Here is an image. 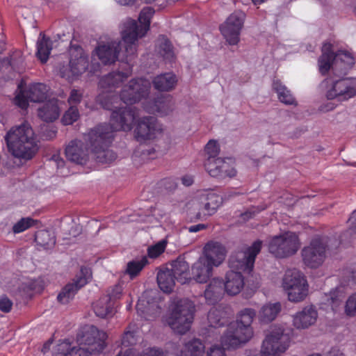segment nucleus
I'll return each instance as SVG.
<instances>
[{"instance_id":"nucleus-15","label":"nucleus","mask_w":356,"mask_h":356,"mask_svg":"<svg viewBox=\"0 0 356 356\" xmlns=\"http://www.w3.org/2000/svg\"><path fill=\"white\" fill-rule=\"evenodd\" d=\"M150 88L151 83L147 79H131L122 88L120 101L127 104L137 103L149 95Z\"/></svg>"},{"instance_id":"nucleus-26","label":"nucleus","mask_w":356,"mask_h":356,"mask_svg":"<svg viewBox=\"0 0 356 356\" xmlns=\"http://www.w3.org/2000/svg\"><path fill=\"white\" fill-rule=\"evenodd\" d=\"M213 267L204 258L200 257L191 267V275L198 283H206L212 276Z\"/></svg>"},{"instance_id":"nucleus-17","label":"nucleus","mask_w":356,"mask_h":356,"mask_svg":"<svg viewBox=\"0 0 356 356\" xmlns=\"http://www.w3.org/2000/svg\"><path fill=\"white\" fill-rule=\"evenodd\" d=\"M245 14L240 10L231 14L220 26L221 33L230 45H235L239 42V35L242 29Z\"/></svg>"},{"instance_id":"nucleus-39","label":"nucleus","mask_w":356,"mask_h":356,"mask_svg":"<svg viewBox=\"0 0 356 356\" xmlns=\"http://www.w3.org/2000/svg\"><path fill=\"white\" fill-rule=\"evenodd\" d=\"M95 314L101 318H105L113 312V304L107 296L101 298L93 306Z\"/></svg>"},{"instance_id":"nucleus-13","label":"nucleus","mask_w":356,"mask_h":356,"mask_svg":"<svg viewBox=\"0 0 356 356\" xmlns=\"http://www.w3.org/2000/svg\"><path fill=\"white\" fill-rule=\"evenodd\" d=\"M252 328L246 327L235 322L229 324L221 337V344L226 348H236L246 343L253 337Z\"/></svg>"},{"instance_id":"nucleus-33","label":"nucleus","mask_w":356,"mask_h":356,"mask_svg":"<svg viewBox=\"0 0 356 356\" xmlns=\"http://www.w3.org/2000/svg\"><path fill=\"white\" fill-rule=\"evenodd\" d=\"M175 277L172 274L169 268L160 270L157 274V282L160 289L165 292L172 291L175 284Z\"/></svg>"},{"instance_id":"nucleus-24","label":"nucleus","mask_w":356,"mask_h":356,"mask_svg":"<svg viewBox=\"0 0 356 356\" xmlns=\"http://www.w3.org/2000/svg\"><path fill=\"white\" fill-rule=\"evenodd\" d=\"M244 284V277L241 272L231 270L226 273L223 280V288L228 295L238 294L243 289Z\"/></svg>"},{"instance_id":"nucleus-3","label":"nucleus","mask_w":356,"mask_h":356,"mask_svg":"<svg viewBox=\"0 0 356 356\" xmlns=\"http://www.w3.org/2000/svg\"><path fill=\"white\" fill-rule=\"evenodd\" d=\"M131 74V70H127L125 72H112L102 76L99 82L101 93L98 95L97 101L105 109L121 113L122 111H131L134 114V120L138 117V111L135 108L119 107V97L113 92L115 88L120 87L124 81ZM112 115H111V117Z\"/></svg>"},{"instance_id":"nucleus-2","label":"nucleus","mask_w":356,"mask_h":356,"mask_svg":"<svg viewBox=\"0 0 356 356\" xmlns=\"http://www.w3.org/2000/svg\"><path fill=\"white\" fill-rule=\"evenodd\" d=\"M8 152L15 158L29 161L39 150L33 129L28 122L12 127L4 136Z\"/></svg>"},{"instance_id":"nucleus-25","label":"nucleus","mask_w":356,"mask_h":356,"mask_svg":"<svg viewBox=\"0 0 356 356\" xmlns=\"http://www.w3.org/2000/svg\"><path fill=\"white\" fill-rule=\"evenodd\" d=\"M175 103L170 95L158 97L149 106H145V109L150 113H156L159 116H166L175 109Z\"/></svg>"},{"instance_id":"nucleus-18","label":"nucleus","mask_w":356,"mask_h":356,"mask_svg":"<svg viewBox=\"0 0 356 356\" xmlns=\"http://www.w3.org/2000/svg\"><path fill=\"white\" fill-rule=\"evenodd\" d=\"M49 88L44 83H36L31 84L28 90L20 92L15 98V104L22 108L28 106L29 101L40 102L47 98Z\"/></svg>"},{"instance_id":"nucleus-51","label":"nucleus","mask_w":356,"mask_h":356,"mask_svg":"<svg viewBox=\"0 0 356 356\" xmlns=\"http://www.w3.org/2000/svg\"><path fill=\"white\" fill-rule=\"evenodd\" d=\"M136 343L135 332L134 331H126L122 338V344L124 346H129Z\"/></svg>"},{"instance_id":"nucleus-4","label":"nucleus","mask_w":356,"mask_h":356,"mask_svg":"<svg viewBox=\"0 0 356 356\" xmlns=\"http://www.w3.org/2000/svg\"><path fill=\"white\" fill-rule=\"evenodd\" d=\"M154 13L151 7L144 8L138 17L139 24L134 19H127L122 24L121 34L128 56H132L136 52V42L144 36L149 29L150 20Z\"/></svg>"},{"instance_id":"nucleus-28","label":"nucleus","mask_w":356,"mask_h":356,"mask_svg":"<svg viewBox=\"0 0 356 356\" xmlns=\"http://www.w3.org/2000/svg\"><path fill=\"white\" fill-rule=\"evenodd\" d=\"M38 116L45 122H53L56 120L60 115V108L58 104V100L51 99L45 102L38 110Z\"/></svg>"},{"instance_id":"nucleus-29","label":"nucleus","mask_w":356,"mask_h":356,"mask_svg":"<svg viewBox=\"0 0 356 356\" xmlns=\"http://www.w3.org/2000/svg\"><path fill=\"white\" fill-rule=\"evenodd\" d=\"M169 270L175 277L176 280L181 284L186 283L190 279L188 264L183 259H177L170 264Z\"/></svg>"},{"instance_id":"nucleus-36","label":"nucleus","mask_w":356,"mask_h":356,"mask_svg":"<svg viewBox=\"0 0 356 356\" xmlns=\"http://www.w3.org/2000/svg\"><path fill=\"white\" fill-rule=\"evenodd\" d=\"M273 88L277 94L279 100L287 105H296V99L291 91L280 80H274Z\"/></svg>"},{"instance_id":"nucleus-61","label":"nucleus","mask_w":356,"mask_h":356,"mask_svg":"<svg viewBox=\"0 0 356 356\" xmlns=\"http://www.w3.org/2000/svg\"><path fill=\"white\" fill-rule=\"evenodd\" d=\"M181 182L184 185L189 186L193 184V179L191 176L186 175L181 178Z\"/></svg>"},{"instance_id":"nucleus-60","label":"nucleus","mask_w":356,"mask_h":356,"mask_svg":"<svg viewBox=\"0 0 356 356\" xmlns=\"http://www.w3.org/2000/svg\"><path fill=\"white\" fill-rule=\"evenodd\" d=\"M15 57L14 56H10V58H7L3 60V65H9L13 68L15 67Z\"/></svg>"},{"instance_id":"nucleus-63","label":"nucleus","mask_w":356,"mask_h":356,"mask_svg":"<svg viewBox=\"0 0 356 356\" xmlns=\"http://www.w3.org/2000/svg\"><path fill=\"white\" fill-rule=\"evenodd\" d=\"M52 343H53V339H49L46 343H44V344L43 345V347L42 348V352L44 354L49 350L50 346L52 344Z\"/></svg>"},{"instance_id":"nucleus-16","label":"nucleus","mask_w":356,"mask_h":356,"mask_svg":"<svg viewBox=\"0 0 356 356\" xmlns=\"http://www.w3.org/2000/svg\"><path fill=\"white\" fill-rule=\"evenodd\" d=\"M262 246L261 241H254L251 246L244 250L237 252L229 259V266L238 270L250 273L252 271L255 258L260 252Z\"/></svg>"},{"instance_id":"nucleus-9","label":"nucleus","mask_w":356,"mask_h":356,"mask_svg":"<svg viewBox=\"0 0 356 356\" xmlns=\"http://www.w3.org/2000/svg\"><path fill=\"white\" fill-rule=\"evenodd\" d=\"M282 286L291 302H301L306 298L309 293L307 280L303 274L296 268L286 270L282 278Z\"/></svg>"},{"instance_id":"nucleus-45","label":"nucleus","mask_w":356,"mask_h":356,"mask_svg":"<svg viewBox=\"0 0 356 356\" xmlns=\"http://www.w3.org/2000/svg\"><path fill=\"white\" fill-rule=\"evenodd\" d=\"M79 118V113L75 106H71L70 108L65 113L62 121L65 125L73 124Z\"/></svg>"},{"instance_id":"nucleus-57","label":"nucleus","mask_w":356,"mask_h":356,"mask_svg":"<svg viewBox=\"0 0 356 356\" xmlns=\"http://www.w3.org/2000/svg\"><path fill=\"white\" fill-rule=\"evenodd\" d=\"M337 105L334 102H327L323 103L319 107L318 111L323 113H327L333 111Z\"/></svg>"},{"instance_id":"nucleus-47","label":"nucleus","mask_w":356,"mask_h":356,"mask_svg":"<svg viewBox=\"0 0 356 356\" xmlns=\"http://www.w3.org/2000/svg\"><path fill=\"white\" fill-rule=\"evenodd\" d=\"M205 152L207 155V159H217L220 152V147L216 140H209L205 146Z\"/></svg>"},{"instance_id":"nucleus-62","label":"nucleus","mask_w":356,"mask_h":356,"mask_svg":"<svg viewBox=\"0 0 356 356\" xmlns=\"http://www.w3.org/2000/svg\"><path fill=\"white\" fill-rule=\"evenodd\" d=\"M327 356H345V355L337 348H332L328 353Z\"/></svg>"},{"instance_id":"nucleus-49","label":"nucleus","mask_w":356,"mask_h":356,"mask_svg":"<svg viewBox=\"0 0 356 356\" xmlns=\"http://www.w3.org/2000/svg\"><path fill=\"white\" fill-rule=\"evenodd\" d=\"M345 312L349 316H356V293L348 298L346 302Z\"/></svg>"},{"instance_id":"nucleus-5","label":"nucleus","mask_w":356,"mask_h":356,"mask_svg":"<svg viewBox=\"0 0 356 356\" xmlns=\"http://www.w3.org/2000/svg\"><path fill=\"white\" fill-rule=\"evenodd\" d=\"M355 60L350 53L346 51H339L335 54L332 50V44L325 42L322 47V55L318 59L319 71L325 74L330 68L336 76L346 74L352 67Z\"/></svg>"},{"instance_id":"nucleus-52","label":"nucleus","mask_w":356,"mask_h":356,"mask_svg":"<svg viewBox=\"0 0 356 356\" xmlns=\"http://www.w3.org/2000/svg\"><path fill=\"white\" fill-rule=\"evenodd\" d=\"M13 302L6 296L0 297V310L9 312L12 308Z\"/></svg>"},{"instance_id":"nucleus-10","label":"nucleus","mask_w":356,"mask_h":356,"mask_svg":"<svg viewBox=\"0 0 356 356\" xmlns=\"http://www.w3.org/2000/svg\"><path fill=\"white\" fill-rule=\"evenodd\" d=\"M290 337L280 326L270 327L262 342L261 356H274L284 353L290 346Z\"/></svg>"},{"instance_id":"nucleus-55","label":"nucleus","mask_w":356,"mask_h":356,"mask_svg":"<svg viewBox=\"0 0 356 356\" xmlns=\"http://www.w3.org/2000/svg\"><path fill=\"white\" fill-rule=\"evenodd\" d=\"M349 231L351 235H356V210L354 211L348 219Z\"/></svg>"},{"instance_id":"nucleus-21","label":"nucleus","mask_w":356,"mask_h":356,"mask_svg":"<svg viewBox=\"0 0 356 356\" xmlns=\"http://www.w3.org/2000/svg\"><path fill=\"white\" fill-rule=\"evenodd\" d=\"M222 197L214 193H208L201 196L197 218L213 215L222 203Z\"/></svg>"},{"instance_id":"nucleus-30","label":"nucleus","mask_w":356,"mask_h":356,"mask_svg":"<svg viewBox=\"0 0 356 356\" xmlns=\"http://www.w3.org/2000/svg\"><path fill=\"white\" fill-rule=\"evenodd\" d=\"M282 310L280 302H268L264 304L259 311L258 318L264 323L274 321Z\"/></svg>"},{"instance_id":"nucleus-32","label":"nucleus","mask_w":356,"mask_h":356,"mask_svg":"<svg viewBox=\"0 0 356 356\" xmlns=\"http://www.w3.org/2000/svg\"><path fill=\"white\" fill-rule=\"evenodd\" d=\"M177 81L174 74L165 73L156 76L153 80V85L159 91H170L175 88Z\"/></svg>"},{"instance_id":"nucleus-12","label":"nucleus","mask_w":356,"mask_h":356,"mask_svg":"<svg viewBox=\"0 0 356 356\" xmlns=\"http://www.w3.org/2000/svg\"><path fill=\"white\" fill-rule=\"evenodd\" d=\"M124 41L119 42H112L107 44L99 45L95 49L92 56H97L99 60L104 65L114 63L120 56V60L123 62L129 63L134 58L136 53L132 56H128V53L125 51Z\"/></svg>"},{"instance_id":"nucleus-22","label":"nucleus","mask_w":356,"mask_h":356,"mask_svg":"<svg viewBox=\"0 0 356 356\" xmlns=\"http://www.w3.org/2000/svg\"><path fill=\"white\" fill-rule=\"evenodd\" d=\"M226 255L225 247L220 243L209 241L204 247L203 254L200 257L214 267H218L224 261Z\"/></svg>"},{"instance_id":"nucleus-48","label":"nucleus","mask_w":356,"mask_h":356,"mask_svg":"<svg viewBox=\"0 0 356 356\" xmlns=\"http://www.w3.org/2000/svg\"><path fill=\"white\" fill-rule=\"evenodd\" d=\"M34 223V220L31 218H23L15 223L13 227V231L15 234L21 233L31 227Z\"/></svg>"},{"instance_id":"nucleus-38","label":"nucleus","mask_w":356,"mask_h":356,"mask_svg":"<svg viewBox=\"0 0 356 356\" xmlns=\"http://www.w3.org/2000/svg\"><path fill=\"white\" fill-rule=\"evenodd\" d=\"M208 321L211 327H222L227 323V314L220 308H212L208 313Z\"/></svg>"},{"instance_id":"nucleus-6","label":"nucleus","mask_w":356,"mask_h":356,"mask_svg":"<svg viewBox=\"0 0 356 356\" xmlns=\"http://www.w3.org/2000/svg\"><path fill=\"white\" fill-rule=\"evenodd\" d=\"M340 243L339 240L327 236L314 238L302 250L304 263L310 268L318 267L324 261L326 252L337 250Z\"/></svg>"},{"instance_id":"nucleus-37","label":"nucleus","mask_w":356,"mask_h":356,"mask_svg":"<svg viewBox=\"0 0 356 356\" xmlns=\"http://www.w3.org/2000/svg\"><path fill=\"white\" fill-rule=\"evenodd\" d=\"M204 346L197 339H193L185 343L184 350L181 351L184 356H204Z\"/></svg>"},{"instance_id":"nucleus-58","label":"nucleus","mask_w":356,"mask_h":356,"mask_svg":"<svg viewBox=\"0 0 356 356\" xmlns=\"http://www.w3.org/2000/svg\"><path fill=\"white\" fill-rule=\"evenodd\" d=\"M207 227V225L205 224H197L191 225L186 229L191 233L198 232L201 230L205 229Z\"/></svg>"},{"instance_id":"nucleus-64","label":"nucleus","mask_w":356,"mask_h":356,"mask_svg":"<svg viewBox=\"0 0 356 356\" xmlns=\"http://www.w3.org/2000/svg\"><path fill=\"white\" fill-rule=\"evenodd\" d=\"M136 309L138 313L140 314V315L144 314L145 311L143 309V305L140 301L137 303Z\"/></svg>"},{"instance_id":"nucleus-8","label":"nucleus","mask_w":356,"mask_h":356,"mask_svg":"<svg viewBox=\"0 0 356 356\" xmlns=\"http://www.w3.org/2000/svg\"><path fill=\"white\" fill-rule=\"evenodd\" d=\"M325 97L328 100L347 102L356 96V78L340 77L325 79Z\"/></svg>"},{"instance_id":"nucleus-43","label":"nucleus","mask_w":356,"mask_h":356,"mask_svg":"<svg viewBox=\"0 0 356 356\" xmlns=\"http://www.w3.org/2000/svg\"><path fill=\"white\" fill-rule=\"evenodd\" d=\"M223 160L222 158L207 159L204 163L205 169L211 177H217L218 175H220V169Z\"/></svg>"},{"instance_id":"nucleus-53","label":"nucleus","mask_w":356,"mask_h":356,"mask_svg":"<svg viewBox=\"0 0 356 356\" xmlns=\"http://www.w3.org/2000/svg\"><path fill=\"white\" fill-rule=\"evenodd\" d=\"M225 347L221 348L218 346H213L207 352V356H226L225 353Z\"/></svg>"},{"instance_id":"nucleus-7","label":"nucleus","mask_w":356,"mask_h":356,"mask_svg":"<svg viewBox=\"0 0 356 356\" xmlns=\"http://www.w3.org/2000/svg\"><path fill=\"white\" fill-rule=\"evenodd\" d=\"M194 304L188 299L177 301L167 319L170 328L175 332L184 334L191 327L193 320Z\"/></svg>"},{"instance_id":"nucleus-35","label":"nucleus","mask_w":356,"mask_h":356,"mask_svg":"<svg viewBox=\"0 0 356 356\" xmlns=\"http://www.w3.org/2000/svg\"><path fill=\"white\" fill-rule=\"evenodd\" d=\"M57 350L60 356H90L91 352L84 348H71L70 343L67 341H63L58 344Z\"/></svg>"},{"instance_id":"nucleus-50","label":"nucleus","mask_w":356,"mask_h":356,"mask_svg":"<svg viewBox=\"0 0 356 356\" xmlns=\"http://www.w3.org/2000/svg\"><path fill=\"white\" fill-rule=\"evenodd\" d=\"M83 92L81 90L72 89L70 92L67 102L71 106L79 104L83 98Z\"/></svg>"},{"instance_id":"nucleus-31","label":"nucleus","mask_w":356,"mask_h":356,"mask_svg":"<svg viewBox=\"0 0 356 356\" xmlns=\"http://www.w3.org/2000/svg\"><path fill=\"white\" fill-rule=\"evenodd\" d=\"M156 51L168 62H172L175 59L174 48L170 40L164 35H160L156 40Z\"/></svg>"},{"instance_id":"nucleus-56","label":"nucleus","mask_w":356,"mask_h":356,"mask_svg":"<svg viewBox=\"0 0 356 356\" xmlns=\"http://www.w3.org/2000/svg\"><path fill=\"white\" fill-rule=\"evenodd\" d=\"M258 212L259 211L257 210V208L252 207L247 210L246 211H245L244 213H241V218L243 220V221H247L249 219L253 218Z\"/></svg>"},{"instance_id":"nucleus-42","label":"nucleus","mask_w":356,"mask_h":356,"mask_svg":"<svg viewBox=\"0 0 356 356\" xmlns=\"http://www.w3.org/2000/svg\"><path fill=\"white\" fill-rule=\"evenodd\" d=\"M35 240L36 243L45 249H49L55 245V238L51 236V234L48 231H40L36 235Z\"/></svg>"},{"instance_id":"nucleus-46","label":"nucleus","mask_w":356,"mask_h":356,"mask_svg":"<svg viewBox=\"0 0 356 356\" xmlns=\"http://www.w3.org/2000/svg\"><path fill=\"white\" fill-rule=\"evenodd\" d=\"M167 241L161 240L156 243L155 245L148 248L147 253L150 258H156L163 253L165 249Z\"/></svg>"},{"instance_id":"nucleus-1","label":"nucleus","mask_w":356,"mask_h":356,"mask_svg":"<svg viewBox=\"0 0 356 356\" xmlns=\"http://www.w3.org/2000/svg\"><path fill=\"white\" fill-rule=\"evenodd\" d=\"M134 114L131 111L113 112L111 124H99L83 135L84 143L79 140H72L65 148L67 159L77 164L83 165L88 160L89 151L98 163H111L116 154L108 149L113 138V132L130 131L134 124Z\"/></svg>"},{"instance_id":"nucleus-11","label":"nucleus","mask_w":356,"mask_h":356,"mask_svg":"<svg viewBox=\"0 0 356 356\" xmlns=\"http://www.w3.org/2000/svg\"><path fill=\"white\" fill-rule=\"evenodd\" d=\"M300 247L298 236L293 232H286L275 236L268 243L269 252L278 258H285L295 254Z\"/></svg>"},{"instance_id":"nucleus-20","label":"nucleus","mask_w":356,"mask_h":356,"mask_svg":"<svg viewBox=\"0 0 356 356\" xmlns=\"http://www.w3.org/2000/svg\"><path fill=\"white\" fill-rule=\"evenodd\" d=\"M90 277L89 270L86 268L81 269V275L76 276L72 282L67 284L58 295V300L63 303H67L72 300L77 291L85 286Z\"/></svg>"},{"instance_id":"nucleus-54","label":"nucleus","mask_w":356,"mask_h":356,"mask_svg":"<svg viewBox=\"0 0 356 356\" xmlns=\"http://www.w3.org/2000/svg\"><path fill=\"white\" fill-rule=\"evenodd\" d=\"M122 291V287L120 284L115 285L111 290V291L108 293V296H106L110 298V300L112 302L113 300H115L120 298Z\"/></svg>"},{"instance_id":"nucleus-44","label":"nucleus","mask_w":356,"mask_h":356,"mask_svg":"<svg viewBox=\"0 0 356 356\" xmlns=\"http://www.w3.org/2000/svg\"><path fill=\"white\" fill-rule=\"evenodd\" d=\"M232 161L231 159H224L220 169V175H218L216 178L223 179L227 177L232 178L236 175V170L232 166Z\"/></svg>"},{"instance_id":"nucleus-27","label":"nucleus","mask_w":356,"mask_h":356,"mask_svg":"<svg viewBox=\"0 0 356 356\" xmlns=\"http://www.w3.org/2000/svg\"><path fill=\"white\" fill-rule=\"evenodd\" d=\"M223 280L213 278L204 291V298L209 304H215L220 301L225 294Z\"/></svg>"},{"instance_id":"nucleus-41","label":"nucleus","mask_w":356,"mask_h":356,"mask_svg":"<svg viewBox=\"0 0 356 356\" xmlns=\"http://www.w3.org/2000/svg\"><path fill=\"white\" fill-rule=\"evenodd\" d=\"M147 262V258L145 256L143 257L139 260L136 259L131 261L127 264L126 273L131 278H134L139 274Z\"/></svg>"},{"instance_id":"nucleus-40","label":"nucleus","mask_w":356,"mask_h":356,"mask_svg":"<svg viewBox=\"0 0 356 356\" xmlns=\"http://www.w3.org/2000/svg\"><path fill=\"white\" fill-rule=\"evenodd\" d=\"M256 316V312L252 308H245L241 310L236 317L235 323L246 327L252 328V323Z\"/></svg>"},{"instance_id":"nucleus-19","label":"nucleus","mask_w":356,"mask_h":356,"mask_svg":"<svg viewBox=\"0 0 356 356\" xmlns=\"http://www.w3.org/2000/svg\"><path fill=\"white\" fill-rule=\"evenodd\" d=\"M161 130V125L155 118L147 116L138 120L134 134L137 140L141 142L153 139Z\"/></svg>"},{"instance_id":"nucleus-23","label":"nucleus","mask_w":356,"mask_h":356,"mask_svg":"<svg viewBox=\"0 0 356 356\" xmlns=\"http://www.w3.org/2000/svg\"><path fill=\"white\" fill-rule=\"evenodd\" d=\"M318 318V312L313 305H307L293 316V325L298 330L307 329L313 325Z\"/></svg>"},{"instance_id":"nucleus-34","label":"nucleus","mask_w":356,"mask_h":356,"mask_svg":"<svg viewBox=\"0 0 356 356\" xmlns=\"http://www.w3.org/2000/svg\"><path fill=\"white\" fill-rule=\"evenodd\" d=\"M52 42L49 38H46L42 33H40L37 41L36 56L42 63H46L49 58Z\"/></svg>"},{"instance_id":"nucleus-14","label":"nucleus","mask_w":356,"mask_h":356,"mask_svg":"<svg viewBox=\"0 0 356 356\" xmlns=\"http://www.w3.org/2000/svg\"><path fill=\"white\" fill-rule=\"evenodd\" d=\"M69 55V68L60 70L61 76L67 79L81 74L88 67V56L79 45L71 44Z\"/></svg>"},{"instance_id":"nucleus-59","label":"nucleus","mask_w":356,"mask_h":356,"mask_svg":"<svg viewBox=\"0 0 356 356\" xmlns=\"http://www.w3.org/2000/svg\"><path fill=\"white\" fill-rule=\"evenodd\" d=\"M51 161L55 163L58 169L63 168L65 165L64 160L60 158L59 155H53L51 156Z\"/></svg>"}]
</instances>
